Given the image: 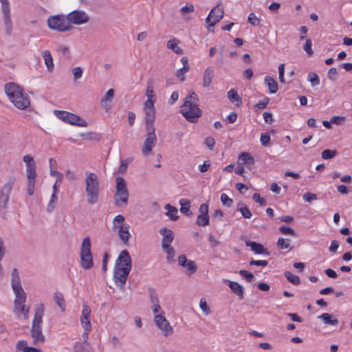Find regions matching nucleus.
<instances>
[{"mask_svg":"<svg viewBox=\"0 0 352 352\" xmlns=\"http://www.w3.org/2000/svg\"><path fill=\"white\" fill-rule=\"evenodd\" d=\"M85 192L87 201L93 205L98 203L100 195V182L97 175L89 171L85 172Z\"/></svg>","mask_w":352,"mask_h":352,"instance_id":"5","label":"nucleus"},{"mask_svg":"<svg viewBox=\"0 0 352 352\" xmlns=\"http://www.w3.org/2000/svg\"><path fill=\"white\" fill-rule=\"evenodd\" d=\"M325 324L337 325L338 320L332 314L324 313L318 316Z\"/></svg>","mask_w":352,"mask_h":352,"instance_id":"27","label":"nucleus"},{"mask_svg":"<svg viewBox=\"0 0 352 352\" xmlns=\"http://www.w3.org/2000/svg\"><path fill=\"white\" fill-rule=\"evenodd\" d=\"M47 25L49 29L58 32H66L72 30L73 27L70 25L67 19V15L56 14L48 17Z\"/></svg>","mask_w":352,"mask_h":352,"instance_id":"7","label":"nucleus"},{"mask_svg":"<svg viewBox=\"0 0 352 352\" xmlns=\"http://www.w3.org/2000/svg\"><path fill=\"white\" fill-rule=\"evenodd\" d=\"M132 160L133 159L131 157L121 160L120 166L118 169V173H124L127 169L128 164L131 163Z\"/></svg>","mask_w":352,"mask_h":352,"instance_id":"46","label":"nucleus"},{"mask_svg":"<svg viewBox=\"0 0 352 352\" xmlns=\"http://www.w3.org/2000/svg\"><path fill=\"white\" fill-rule=\"evenodd\" d=\"M265 84L267 86L269 92L270 94H275L277 92L278 84L273 78L270 76H266L265 78Z\"/></svg>","mask_w":352,"mask_h":352,"instance_id":"30","label":"nucleus"},{"mask_svg":"<svg viewBox=\"0 0 352 352\" xmlns=\"http://www.w3.org/2000/svg\"><path fill=\"white\" fill-rule=\"evenodd\" d=\"M165 209L168 210L166 212V215L168 216L170 219L177 221L179 219V217L177 214L178 210L175 207H173L170 204H167L165 206Z\"/></svg>","mask_w":352,"mask_h":352,"instance_id":"35","label":"nucleus"},{"mask_svg":"<svg viewBox=\"0 0 352 352\" xmlns=\"http://www.w3.org/2000/svg\"><path fill=\"white\" fill-rule=\"evenodd\" d=\"M279 230L283 234H286V235L288 234V235H292V236L296 235L295 231L289 227H286L285 226H282L279 228Z\"/></svg>","mask_w":352,"mask_h":352,"instance_id":"56","label":"nucleus"},{"mask_svg":"<svg viewBox=\"0 0 352 352\" xmlns=\"http://www.w3.org/2000/svg\"><path fill=\"white\" fill-rule=\"evenodd\" d=\"M179 41L176 38L170 39L167 42V47L177 54H182L183 50L179 47Z\"/></svg>","mask_w":352,"mask_h":352,"instance_id":"29","label":"nucleus"},{"mask_svg":"<svg viewBox=\"0 0 352 352\" xmlns=\"http://www.w3.org/2000/svg\"><path fill=\"white\" fill-rule=\"evenodd\" d=\"M285 276L287 279L288 281H289L291 283H292L295 285H298L300 284V278L298 276L293 274L290 272H288V271L285 272Z\"/></svg>","mask_w":352,"mask_h":352,"instance_id":"40","label":"nucleus"},{"mask_svg":"<svg viewBox=\"0 0 352 352\" xmlns=\"http://www.w3.org/2000/svg\"><path fill=\"white\" fill-rule=\"evenodd\" d=\"M146 133L144 142L142 153L144 156H148L151 154L153 148L157 143V135L155 126L146 127Z\"/></svg>","mask_w":352,"mask_h":352,"instance_id":"11","label":"nucleus"},{"mask_svg":"<svg viewBox=\"0 0 352 352\" xmlns=\"http://www.w3.org/2000/svg\"><path fill=\"white\" fill-rule=\"evenodd\" d=\"M270 141V135L267 133H263L261 135V144L266 146L269 144V142Z\"/></svg>","mask_w":352,"mask_h":352,"instance_id":"62","label":"nucleus"},{"mask_svg":"<svg viewBox=\"0 0 352 352\" xmlns=\"http://www.w3.org/2000/svg\"><path fill=\"white\" fill-rule=\"evenodd\" d=\"M198 96L194 91H191L180 109V112L183 116L188 121L192 123L196 122L202 115V111L198 107Z\"/></svg>","mask_w":352,"mask_h":352,"instance_id":"4","label":"nucleus"},{"mask_svg":"<svg viewBox=\"0 0 352 352\" xmlns=\"http://www.w3.org/2000/svg\"><path fill=\"white\" fill-rule=\"evenodd\" d=\"M82 342H76L74 345V352H90L87 340L82 338Z\"/></svg>","mask_w":352,"mask_h":352,"instance_id":"31","label":"nucleus"},{"mask_svg":"<svg viewBox=\"0 0 352 352\" xmlns=\"http://www.w3.org/2000/svg\"><path fill=\"white\" fill-rule=\"evenodd\" d=\"M145 95L147 98L144 102H153L155 103L157 100V96L154 92L153 87L151 84L147 85Z\"/></svg>","mask_w":352,"mask_h":352,"instance_id":"32","label":"nucleus"},{"mask_svg":"<svg viewBox=\"0 0 352 352\" xmlns=\"http://www.w3.org/2000/svg\"><path fill=\"white\" fill-rule=\"evenodd\" d=\"M45 307L43 304L38 305L34 311V316L31 327V337L33 344L35 345L43 344L45 337L42 331L43 317Z\"/></svg>","mask_w":352,"mask_h":352,"instance_id":"6","label":"nucleus"},{"mask_svg":"<svg viewBox=\"0 0 352 352\" xmlns=\"http://www.w3.org/2000/svg\"><path fill=\"white\" fill-rule=\"evenodd\" d=\"M209 207L206 204H202L199 208V214L197 217L196 224L199 226H206L208 225L210 217L208 214Z\"/></svg>","mask_w":352,"mask_h":352,"instance_id":"19","label":"nucleus"},{"mask_svg":"<svg viewBox=\"0 0 352 352\" xmlns=\"http://www.w3.org/2000/svg\"><path fill=\"white\" fill-rule=\"evenodd\" d=\"M27 179H36V166L26 168Z\"/></svg>","mask_w":352,"mask_h":352,"instance_id":"57","label":"nucleus"},{"mask_svg":"<svg viewBox=\"0 0 352 352\" xmlns=\"http://www.w3.org/2000/svg\"><path fill=\"white\" fill-rule=\"evenodd\" d=\"M189 69V67H183L177 71L176 76L179 78L181 81H184L185 80L184 74L187 73Z\"/></svg>","mask_w":352,"mask_h":352,"instance_id":"54","label":"nucleus"},{"mask_svg":"<svg viewBox=\"0 0 352 352\" xmlns=\"http://www.w3.org/2000/svg\"><path fill=\"white\" fill-rule=\"evenodd\" d=\"M6 32L10 34L12 30V21L10 16V7L8 0H0Z\"/></svg>","mask_w":352,"mask_h":352,"instance_id":"16","label":"nucleus"},{"mask_svg":"<svg viewBox=\"0 0 352 352\" xmlns=\"http://www.w3.org/2000/svg\"><path fill=\"white\" fill-rule=\"evenodd\" d=\"M317 195L314 193L307 192L303 195V199L307 202H311V201L317 199Z\"/></svg>","mask_w":352,"mask_h":352,"instance_id":"61","label":"nucleus"},{"mask_svg":"<svg viewBox=\"0 0 352 352\" xmlns=\"http://www.w3.org/2000/svg\"><path fill=\"white\" fill-rule=\"evenodd\" d=\"M14 184V178H10L1 188L0 195V205L3 208L7 206L8 202L10 199V194L13 188Z\"/></svg>","mask_w":352,"mask_h":352,"instance_id":"18","label":"nucleus"},{"mask_svg":"<svg viewBox=\"0 0 352 352\" xmlns=\"http://www.w3.org/2000/svg\"><path fill=\"white\" fill-rule=\"evenodd\" d=\"M179 204L181 206L180 211L182 213L185 214H188V212L190 211V201L187 199H182L179 201Z\"/></svg>","mask_w":352,"mask_h":352,"instance_id":"39","label":"nucleus"},{"mask_svg":"<svg viewBox=\"0 0 352 352\" xmlns=\"http://www.w3.org/2000/svg\"><path fill=\"white\" fill-rule=\"evenodd\" d=\"M10 101L18 109H25L30 105V99L22 87L16 83H8L4 87Z\"/></svg>","mask_w":352,"mask_h":352,"instance_id":"3","label":"nucleus"},{"mask_svg":"<svg viewBox=\"0 0 352 352\" xmlns=\"http://www.w3.org/2000/svg\"><path fill=\"white\" fill-rule=\"evenodd\" d=\"M16 348L18 351L21 352H41L40 349L28 346V342L23 340L17 342Z\"/></svg>","mask_w":352,"mask_h":352,"instance_id":"24","label":"nucleus"},{"mask_svg":"<svg viewBox=\"0 0 352 352\" xmlns=\"http://www.w3.org/2000/svg\"><path fill=\"white\" fill-rule=\"evenodd\" d=\"M58 201L57 194L52 193L50 199L47 205L46 211L48 213H51L55 209Z\"/></svg>","mask_w":352,"mask_h":352,"instance_id":"37","label":"nucleus"},{"mask_svg":"<svg viewBox=\"0 0 352 352\" xmlns=\"http://www.w3.org/2000/svg\"><path fill=\"white\" fill-rule=\"evenodd\" d=\"M124 221H125V218L123 215H122V214L116 215L112 221V230L116 228H118V226L126 224L124 223Z\"/></svg>","mask_w":352,"mask_h":352,"instance_id":"42","label":"nucleus"},{"mask_svg":"<svg viewBox=\"0 0 352 352\" xmlns=\"http://www.w3.org/2000/svg\"><path fill=\"white\" fill-rule=\"evenodd\" d=\"M131 267V258L128 251L122 250L116 260L113 272V278L118 287L122 288L125 285Z\"/></svg>","mask_w":352,"mask_h":352,"instance_id":"2","label":"nucleus"},{"mask_svg":"<svg viewBox=\"0 0 352 352\" xmlns=\"http://www.w3.org/2000/svg\"><path fill=\"white\" fill-rule=\"evenodd\" d=\"M183 267H185L189 272V274H192L197 270L195 262L191 260H188Z\"/></svg>","mask_w":352,"mask_h":352,"instance_id":"44","label":"nucleus"},{"mask_svg":"<svg viewBox=\"0 0 352 352\" xmlns=\"http://www.w3.org/2000/svg\"><path fill=\"white\" fill-rule=\"evenodd\" d=\"M307 80L311 82L312 87L317 86L320 84V78L318 75L314 72L308 74Z\"/></svg>","mask_w":352,"mask_h":352,"instance_id":"43","label":"nucleus"},{"mask_svg":"<svg viewBox=\"0 0 352 352\" xmlns=\"http://www.w3.org/2000/svg\"><path fill=\"white\" fill-rule=\"evenodd\" d=\"M42 57L44 60L45 64L49 72H52L54 69V64L53 58L49 50H44L42 52Z\"/></svg>","mask_w":352,"mask_h":352,"instance_id":"25","label":"nucleus"},{"mask_svg":"<svg viewBox=\"0 0 352 352\" xmlns=\"http://www.w3.org/2000/svg\"><path fill=\"white\" fill-rule=\"evenodd\" d=\"M277 247L281 250H285V249L291 250L292 249L291 241L289 239L279 238L277 241Z\"/></svg>","mask_w":352,"mask_h":352,"instance_id":"41","label":"nucleus"},{"mask_svg":"<svg viewBox=\"0 0 352 352\" xmlns=\"http://www.w3.org/2000/svg\"><path fill=\"white\" fill-rule=\"evenodd\" d=\"M67 19L70 25H83L90 21L89 14L82 10H74L67 14Z\"/></svg>","mask_w":352,"mask_h":352,"instance_id":"13","label":"nucleus"},{"mask_svg":"<svg viewBox=\"0 0 352 352\" xmlns=\"http://www.w3.org/2000/svg\"><path fill=\"white\" fill-rule=\"evenodd\" d=\"M113 97L114 91L113 89H109L100 100V105L107 112H108L112 107V100Z\"/></svg>","mask_w":352,"mask_h":352,"instance_id":"20","label":"nucleus"},{"mask_svg":"<svg viewBox=\"0 0 352 352\" xmlns=\"http://www.w3.org/2000/svg\"><path fill=\"white\" fill-rule=\"evenodd\" d=\"M204 143L210 150H212L215 144V140L212 137H207L204 140Z\"/></svg>","mask_w":352,"mask_h":352,"instance_id":"64","label":"nucleus"},{"mask_svg":"<svg viewBox=\"0 0 352 352\" xmlns=\"http://www.w3.org/2000/svg\"><path fill=\"white\" fill-rule=\"evenodd\" d=\"M36 179H27V190L29 195H32L34 192Z\"/></svg>","mask_w":352,"mask_h":352,"instance_id":"47","label":"nucleus"},{"mask_svg":"<svg viewBox=\"0 0 352 352\" xmlns=\"http://www.w3.org/2000/svg\"><path fill=\"white\" fill-rule=\"evenodd\" d=\"M116 194L114 196L115 204L118 207H124L128 204L129 192L126 187V182L124 178L118 177L116 180Z\"/></svg>","mask_w":352,"mask_h":352,"instance_id":"8","label":"nucleus"},{"mask_svg":"<svg viewBox=\"0 0 352 352\" xmlns=\"http://www.w3.org/2000/svg\"><path fill=\"white\" fill-rule=\"evenodd\" d=\"M23 160L25 163L26 168L30 167L36 166V163L34 161L33 157L30 155H25L23 157Z\"/></svg>","mask_w":352,"mask_h":352,"instance_id":"49","label":"nucleus"},{"mask_svg":"<svg viewBox=\"0 0 352 352\" xmlns=\"http://www.w3.org/2000/svg\"><path fill=\"white\" fill-rule=\"evenodd\" d=\"M223 281L224 283H228L230 289L237 295L240 299L243 298V287L239 285L238 283L234 281H231L228 279H223Z\"/></svg>","mask_w":352,"mask_h":352,"instance_id":"22","label":"nucleus"},{"mask_svg":"<svg viewBox=\"0 0 352 352\" xmlns=\"http://www.w3.org/2000/svg\"><path fill=\"white\" fill-rule=\"evenodd\" d=\"M160 233L163 236L162 248H168V246H170L174 239L173 231L166 228H163L160 230Z\"/></svg>","mask_w":352,"mask_h":352,"instance_id":"21","label":"nucleus"},{"mask_svg":"<svg viewBox=\"0 0 352 352\" xmlns=\"http://www.w3.org/2000/svg\"><path fill=\"white\" fill-rule=\"evenodd\" d=\"M53 298H54V300L56 302V304L58 306V307L61 310V311H63V312L65 311L66 305H65V298H64L63 294H61L60 292H56L54 293Z\"/></svg>","mask_w":352,"mask_h":352,"instance_id":"28","label":"nucleus"},{"mask_svg":"<svg viewBox=\"0 0 352 352\" xmlns=\"http://www.w3.org/2000/svg\"><path fill=\"white\" fill-rule=\"evenodd\" d=\"M248 21L252 25H255V26L258 25L260 23V21H261L260 19L253 12H252L249 14V16L248 17Z\"/></svg>","mask_w":352,"mask_h":352,"instance_id":"55","label":"nucleus"},{"mask_svg":"<svg viewBox=\"0 0 352 352\" xmlns=\"http://www.w3.org/2000/svg\"><path fill=\"white\" fill-rule=\"evenodd\" d=\"M162 250L167 254L166 258L168 262L174 261L175 250L173 247L168 246V248H162Z\"/></svg>","mask_w":352,"mask_h":352,"instance_id":"45","label":"nucleus"},{"mask_svg":"<svg viewBox=\"0 0 352 352\" xmlns=\"http://www.w3.org/2000/svg\"><path fill=\"white\" fill-rule=\"evenodd\" d=\"M214 78V69L211 67H208L204 72L203 76V87H208Z\"/></svg>","mask_w":352,"mask_h":352,"instance_id":"23","label":"nucleus"},{"mask_svg":"<svg viewBox=\"0 0 352 352\" xmlns=\"http://www.w3.org/2000/svg\"><path fill=\"white\" fill-rule=\"evenodd\" d=\"M239 274L241 276H243L244 278H245L248 282H252V280L254 278L253 274L248 271H246V270H240Z\"/></svg>","mask_w":352,"mask_h":352,"instance_id":"59","label":"nucleus"},{"mask_svg":"<svg viewBox=\"0 0 352 352\" xmlns=\"http://www.w3.org/2000/svg\"><path fill=\"white\" fill-rule=\"evenodd\" d=\"M336 153L337 152L336 150L326 149L322 152L321 155L323 159L329 160L334 157L336 155Z\"/></svg>","mask_w":352,"mask_h":352,"instance_id":"48","label":"nucleus"},{"mask_svg":"<svg viewBox=\"0 0 352 352\" xmlns=\"http://www.w3.org/2000/svg\"><path fill=\"white\" fill-rule=\"evenodd\" d=\"M199 307L206 315L210 314V309L208 305L206 300L204 298H202L200 300Z\"/></svg>","mask_w":352,"mask_h":352,"instance_id":"50","label":"nucleus"},{"mask_svg":"<svg viewBox=\"0 0 352 352\" xmlns=\"http://www.w3.org/2000/svg\"><path fill=\"white\" fill-rule=\"evenodd\" d=\"M252 199L261 206H264L266 204V200L263 197H261L258 193L253 194Z\"/></svg>","mask_w":352,"mask_h":352,"instance_id":"58","label":"nucleus"},{"mask_svg":"<svg viewBox=\"0 0 352 352\" xmlns=\"http://www.w3.org/2000/svg\"><path fill=\"white\" fill-rule=\"evenodd\" d=\"M55 115L61 120L70 124L86 126L87 122L78 116L64 111H54Z\"/></svg>","mask_w":352,"mask_h":352,"instance_id":"15","label":"nucleus"},{"mask_svg":"<svg viewBox=\"0 0 352 352\" xmlns=\"http://www.w3.org/2000/svg\"><path fill=\"white\" fill-rule=\"evenodd\" d=\"M245 245L248 247L251 248L252 250L256 254H263L265 251V249L261 244L257 243L254 241H246Z\"/></svg>","mask_w":352,"mask_h":352,"instance_id":"33","label":"nucleus"},{"mask_svg":"<svg viewBox=\"0 0 352 352\" xmlns=\"http://www.w3.org/2000/svg\"><path fill=\"white\" fill-rule=\"evenodd\" d=\"M82 72H83L82 69L80 67H74L72 69V74L74 77V79L77 80V79L80 78L82 77Z\"/></svg>","mask_w":352,"mask_h":352,"instance_id":"60","label":"nucleus"},{"mask_svg":"<svg viewBox=\"0 0 352 352\" xmlns=\"http://www.w3.org/2000/svg\"><path fill=\"white\" fill-rule=\"evenodd\" d=\"M91 309L89 306L86 303H84L80 317V324L84 329L82 337L85 340H88L89 334L91 331Z\"/></svg>","mask_w":352,"mask_h":352,"instance_id":"12","label":"nucleus"},{"mask_svg":"<svg viewBox=\"0 0 352 352\" xmlns=\"http://www.w3.org/2000/svg\"><path fill=\"white\" fill-rule=\"evenodd\" d=\"M153 322L163 336L167 338L174 333L173 327L166 319L164 312L154 316Z\"/></svg>","mask_w":352,"mask_h":352,"instance_id":"10","label":"nucleus"},{"mask_svg":"<svg viewBox=\"0 0 352 352\" xmlns=\"http://www.w3.org/2000/svg\"><path fill=\"white\" fill-rule=\"evenodd\" d=\"M239 161L241 162L242 164H254V159L253 157L250 155V154L248 152H243L239 156Z\"/></svg>","mask_w":352,"mask_h":352,"instance_id":"36","label":"nucleus"},{"mask_svg":"<svg viewBox=\"0 0 352 352\" xmlns=\"http://www.w3.org/2000/svg\"><path fill=\"white\" fill-rule=\"evenodd\" d=\"M237 207L238 210L240 211L243 217L245 219L251 218L252 213L245 204L240 202L238 204Z\"/></svg>","mask_w":352,"mask_h":352,"instance_id":"38","label":"nucleus"},{"mask_svg":"<svg viewBox=\"0 0 352 352\" xmlns=\"http://www.w3.org/2000/svg\"><path fill=\"white\" fill-rule=\"evenodd\" d=\"M346 120L344 116H335L331 118V122L332 124L342 125Z\"/></svg>","mask_w":352,"mask_h":352,"instance_id":"51","label":"nucleus"},{"mask_svg":"<svg viewBox=\"0 0 352 352\" xmlns=\"http://www.w3.org/2000/svg\"><path fill=\"white\" fill-rule=\"evenodd\" d=\"M11 275V285L15 295L14 311L16 314H22L24 319L28 320L30 307L25 305L26 294L22 287L19 273L14 268L12 270Z\"/></svg>","mask_w":352,"mask_h":352,"instance_id":"1","label":"nucleus"},{"mask_svg":"<svg viewBox=\"0 0 352 352\" xmlns=\"http://www.w3.org/2000/svg\"><path fill=\"white\" fill-rule=\"evenodd\" d=\"M80 266L84 270H90L94 266L93 255L91 252V240L89 236L82 239L80 250Z\"/></svg>","mask_w":352,"mask_h":352,"instance_id":"9","label":"nucleus"},{"mask_svg":"<svg viewBox=\"0 0 352 352\" xmlns=\"http://www.w3.org/2000/svg\"><path fill=\"white\" fill-rule=\"evenodd\" d=\"M153 102H144L143 111L144 113L145 126H155L154 122L155 120L156 110Z\"/></svg>","mask_w":352,"mask_h":352,"instance_id":"17","label":"nucleus"},{"mask_svg":"<svg viewBox=\"0 0 352 352\" xmlns=\"http://www.w3.org/2000/svg\"><path fill=\"white\" fill-rule=\"evenodd\" d=\"M210 166V162L209 160H206L203 164L199 166V170L201 173H205L209 170Z\"/></svg>","mask_w":352,"mask_h":352,"instance_id":"63","label":"nucleus"},{"mask_svg":"<svg viewBox=\"0 0 352 352\" xmlns=\"http://www.w3.org/2000/svg\"><path fill=\"white\" fill-rule=\"evenodd\" d=\"M312 42L311 39H307L303 46V50L307 52L309 56H311L314 54V51L311 49Z\"/></svg>","mask_w":352,"mask_h":352,"instance_id":"53","label":"nucleus"},{"mask_svg":"<svg viewBox=\"0 0 352 352\" xmlns=\"http://www.w3.org/2000/svg\"><path fill=\"white\" fill-rule=\"evenodd\" d=\"M129 229H130V226L128 225V226L124 227V228L122 230H121L120 231H119L118 232L119 239L122 242V243L125 245L129 244V241L131 238V234L129 232Z\"/></svg>","mask_w":352,"mask_h":352,"instance_id":"26","label":"nucleus"},{"mask_svg":"<svg viewBox=\"0 0 352 352\" xmlns=\"http://www.w3.org/2000/svg\"><path fill=\"white\" fill-rule=\"evenodd\" d=\"M224 10L221 2L219 3L217 6L214 7L208 17L206 19V28L208 31H212L211 29L216 23L223 19Z\"/></svg>","mask_w":352,"mask_h":352,"instance_id":"14","label":"nucleus"},{"mask_svg":"<svg viewBox=\"0 0 352 352\" xmlns=\"http://www.w3.org/2000/svg\"><path fill=\"white\" fill-rule=\"evenodd\" d=\"M221 201L223 206L228 207H230L233 203V200L231 198H230L226 193L221 194Z\"/></svg>","mask_w":352,"mask_h":352,"instance_id":"52","label":"nucleus"},{"mask_svg":"<svg viewBox=\"0 0 352 352\" xmlns=\"http://www.w3.org/2000/svg\"><path fill=\"white\" fill-rule=\"evenodd\" d=\"M228 97L232 102H236V104L238 107L242 104L241 98L239 96L237 91L234 89H230L228 92Z\"/></svg>","mask_w":352,"mask_h":352,"instance_id":"34","label":"nucleus"}]
</instances>
